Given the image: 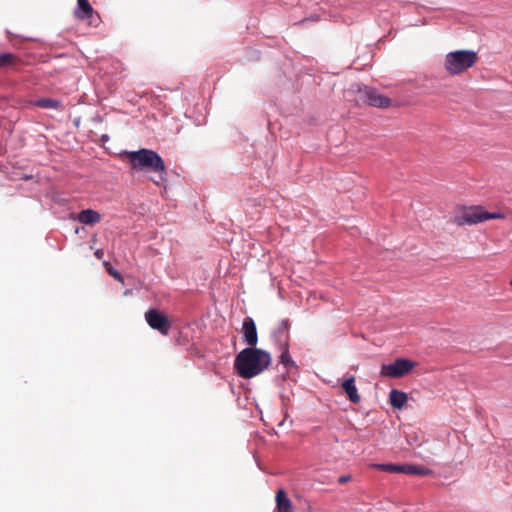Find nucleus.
Listing matches in <instances>:
<instances>
[{
    "label": "nucleus",
    "mask_w": 512,
    "mask_h": 512,
    "mask_svg": "<svg viewBox=\"0 0 512 512\" xmlns=\"http://www.w3.org/2000/svg\"><path fill=\"white\" fill-rule=\"evenodd\" d=\"M271 360L269 352L247 347L236 355L234 367L240 377L250 379L264 372L271 364Z\"/></svg>",
    "instance_id": "1"
},
{
    "label": "nucleus",
    "mask_w": 512,
    "mask_h": 512,
    "mask_svg": "<svg viewBox=\"0 0 512 512\" xmlns=\"http://www.w3.org/2000/svg\"><path fill=\"white\" fill-rule=\"evenodd\" d=\"M121 157H126L129 160L133 170L159 173V179L153 180L156 185L161 186L166 182L165 163L155 151L145 148L137 151L125 150L121 153Z\"/></svg>",
    "instance_id": "2"
},
{
    "label": "nucleus",
    "mask_w": 512,
    "mask_h": 512,
    "mask_svg": "<svg viewBox=\"0 0 512 512\" xmlns=\"http://www.w3.org/2000/svg\"><path fill=\"white\" fill-rule=\"evenodd\" d=\"M478 55L473 50H456L446 54L444 69L452 76L459 75L474 66Z\"/></svg>",
    "instance_id": "3"
},
{
    "label": "nucleus",
    "mask_w": 512,
    "mask_h": 512,
    "mask_svg": "<svg viewBox=\"0 0 512 512\" xmlns=\"http://www.w3.org/2000/svg\"><path fill=\"white\" fill-rule=\"evenodd\" d=\"M485 221V209L482 206H469L459 208L451 222L458 226H471Z\"/></svg>",
    "instance_id": "4"
},
{
    "label": "nucleus",
    "mask_w": 512,
    "mask_h": 512,
    "mask_svg": "<svg viewBox=\"0 0 512 512\" xmlns=\"http://www.w3.org/2000/svg\"><path fill=\"white\" fill-rule=\"evenodd\" d=\"M356 87L358 93V103L368 104L377 108H387L390 106L391 100L388 97L380 94L375 88L360 85H356Z\"/></svg>",
    "instance_id": "5"
},
{
    "label": "nucleus",
    "mask_w": 512,
    "mask_h": 512,
    "mask_svg": "<svg viewBox=\"0 0 512 512\" xmlns=\"http://www.w3.org/2000/svg\"><path fill=\"white\" fill-rule=\"evenodd\" d=\"M415 367L416 362L406 358H397L392 363L383 364L380 375L389 378H401L408 375Z\"/></svg>",
    "instance_id": "6"
},
{
    "label": "nucleus",
    "mask_w": 512,
    "mask_h": 512,
    "mask_svg": "<svg viewBox=\"0 0 512 512\" xmlns=\"http://www.w3.org/2000/svg\"><path fill=\"white\" fill-rule=\"evenodd\" d=\"M373 468L390 472V473H403L408 475H419V476H427L432 473V471L428 468H424L417 465L412 464H393V463H381V464H373Z\"/></svg>",
    "instance_id": "7"
},
{
    "label": "nucleus",
    "mask_w": 512,
    "mask_h": 512,
    "mask_svg": "<svg viewBox=\"0 0 512 512\" xmlns=\"http://www.w3.org/2000/svg\"><path fill=\"white\" fill-rule=\"evenodd\" d=\"M145 320L152 329L158 330L162 335L169 334L171 324L162 312L149 309L145 313Z\"/></svg>",
    "instance_id": "8"
},
{
    "label": "nucleus",
    "mask_w": 512,
    "mask_h": 512,
    "mask_svg": "<svg viewBox=\"0 0 512 512\" xmlns=\"http://www.w3.org/2000/svg\"><path fill=\"white\" fill-rule=\"evenodd\" d=\"M74 15L80 20L89 19L91 25L95 24V21L99 19L98 13L95 12L88 0H77V8L74 11Z\"/></svg>",
    "instance_id": "9"
},
{
    "label": "nucleus",
    "mask_w": 512,
    "mask_h": 512,
    "mask_svg": "<svg viewBox=\"0 0 512 512\" xmlns=\"http://www.w3.org/2000/svg\"><path fill=\"white\" fill-rule=\"evenodd\" d=\"M242 332L244 341L249 347H255L258 342L256 324L251 317H246L243 321Z\"/></svg>",
    "instance_id": "10"
},
{
    "label": "nucleus",
    "mask_w": 512,
    "mask_h": 512,
    "mask_svg": "<svg viewBox=\"0 0 512 512\" xmlns=\"http://www.w3.org/2000/svg\"><path fill=\"white\" fill-rule=\"evenodd\" d=\"M289 328V320L284 319L279 323V326L273 332V338L275 339L276 342L280 344V346L288 344Z\"/></svg>",
    "instance_id": "11"
},
{
    "label": "nucleus",
    "mask_w": 512,
    "mask_h": 512,
    "mask_svg": "<svg viewBox=\"0 0 512 512\" xmlns=\"http://www.w3.org/2000/svg\"><path fill=\"white\" fill-rule=\"evenodd\" d=\"M342 387L344 391L346 392L348 399L354 403L357 404L360 402V395L358 394L357 388L355 386V378L353 376L347 378L343 381Z\"/></svg>",
    "instance_id": "12"
},
{
    "label": "nucleus",
    "mask_w": 512,
    "mask_h": 512,
    "mask_svg": "<svg viewBox=\"0 0 512 512\" xmlns=\"http://www.w3.org/2000/svg\"><path fill=\"white\" fill-rule=\"evenodd\" d=\"M276 512H292V502L283 489H279L275 497Z\"/></svg>",
    "instance_id": "13"
},
{
    "label": "nucleus",
    "mask_w": 512,
    "mask_h": 512,
    "mask_svg": "<svg viewBox=\"0 0 512 512\" xmlns=\"http://www.w3.org/2000/svg\"><path fill=\"white\" fill-rule=\"evenodd\" d=\"M77 220L85 225H94L101 220V215L95 210L85 209L78 214Z\"/></svg>",
    "instance_id": "14"
},
{
    "label": "nucleus",
    "mask_w": 512,
    "mask_h": 512,
    "mask_svg": "<svg viewBox=\"0 0 512 512\" xmlns=\"http://www.w3.org/2000/svg\"><path fill=\"white\" fill-rule=\"evenodd\" d=\"M407 399V394L402 391L396 389L390 391L389 402L393 408L401 409L407 402Z\"/></svg>",
    "instance_id": "15"
},
{
    "label": "nucleus",
    "mask_w": 512,
    "mask_h": 512,
    "mask_svg": "<svg viewBox=\"0 0 512 512\" xmlns=\"http://www.w3.org/2000/svg\"><path fill=\"white\" fill-rule=\"evenodd\" d=\"M428 446L427 449H425L423 452H419L418 455L425 461L430 462L431 455L437 454L440 450L441 444L438 441H426L424 444H421L420 446Z\"/></svg>",
    "instance_id": "16"
},
{
    "label": "nucleus",
    "mask_w": 512,
    "mask_h": 512,
    "mask_svg": "<svg viewBox=\"0 0 512 512\" xmlns=\"http://www.w3.org/2000/svg\"><path fill=\"white\" fill-rule=\"evenodd\" d=\"M282 352L279 358V362L284 365L285 368L294 367L295 362L292 360L289 350L288 344L281 346Z\"/></svg>",
    "instance_id": "17"
},
{
    "label": "nucleus",
    "mask_w": 512,
    "mask_h": 512,
    "mask_svg": "<svg viewBox=\"0 0 512 512\" xmlns=\"http://www.w3.org/2000/svg\"><path fill=\"white\" fill-rule=\"evenodd\" d=\"M36 106L44 109H58L61 106V102L55 99L42 98L36 101Z\"/></svg>",
    "instance_id": "18"
},
{
    "label": "nucleus",
    "mask_w": 512,
    "mask_h": 512,
    "mask_svg": "<svg viewBox=\"0 0 512 512\" xmlns=\"http://www.w3.org/2000/svg\"><path fill=\"white\" fill-rule=\"evenodd\" d=\"M16 60V56L12 53L0 54V68L12 65Z\"/></svg>",
    "instance_id": "19"
},
{
    "label": "nucleus",
    "mask_w": 512,
    "mask_h": 512,
    "mask_svg": "<svg viewBox=\"0 0 512 512\" xmlns=\"http://www.w3.org/2000/svg\"><path fill=\"white\" fill-rule=\"evenodd\" d=\"M504 218H506V215L504 213H501V212L490 213L485 210V221L490 220V219H504Z\"/></svg>",
    "instance_id": "20"
},
{
    "label": "nucleus",
    "mask_w": 512,
    "mask_h": 512,
    "mask_svg": "<svg viewBox=\"0 0 512 512\" xmlns=\"http://www.w3.org/2000/svg\"><path fill=\"white\" fill-rule=\"evenodd\" d=\"M350 479H351L350 475H343L338 478V483L344 484V483L348 482Z\"/></svg>",
    "instance_id": "21"
},
{
    "label": "nucleus",
    "mask_w": 512,
    "mask_h": 512,
    "mask_svg": "<svg viewBox=\"0 0 512 512\" xmlns=\"http://www.w3.org/2000/svg\"><path fill=\"white\" fill-rule=\"evenodd\" d=\"M109 273H110V275H112L114 278H116V279H118V280H122L121 275H120V273H119L118 271H116V270H112V269H111V270H109Z\"/></svg>",
    "instance_id": "22"
},
{
    "label": "nucleus",
    "mask_w": 512,
    "mask_h": 512,
    "mask_svg": "<svg viewBox=\"0 0 512 512\" xmlns=\"http://www.w3.org/2000/svg\"><path fill=\"white\" fill-rule=\"evenodd\" d=\"M407 441L409 444H413L416 442V437L408 436Z\"/></svg>",
    "instance_id": "23"
},
{
    "label": "nucleus",
    "mask_w": 512,
    "mask_h": 512,
    "mask_svg": "<svg viewBox=\"0 0 512 512\" xmlns=\"http://www.w3.org/2000/svg\"><path fill=\"white\" fill-rule=\"evenodd\" d=\"M510 285L512 286V279L510 280Z\"/></svg>",
    "instance_id": "24"
}]
</instances>
